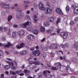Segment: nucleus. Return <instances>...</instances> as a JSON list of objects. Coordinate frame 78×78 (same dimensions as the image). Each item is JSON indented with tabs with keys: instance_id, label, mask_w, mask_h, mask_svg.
Listing matches in <instances>:
<instances>
[{
	"instance_id": "1",
	"label": "nucleus",
	"mask_w": 78,
	"mask_h": 78,
	"mask_svg": "<svg viewBox=\"0 0 78 78\" xmlns=\"http://www.w3.org/2000/svg\"><path fill=\"white\" fill-rule=\"evenodd\" d=\"M31 24V23L30 22L27 21V22L26 23L21 24H20V26L21 27H22V28H26L27 25H30Z\"/></svg>"
},
{
	"instance_id": "2",
	"label": "nucleus",
	"mask_w": 78,
	"mask_h": 78,
	"mask_svg": "<svg viewBox=\"0 0 78 78\" xmlns=\"http://www.w3.org/2000/svg\"><path fill=\"white\" fill-rule=\"evenodd\" d=\"M32 54L35 56H38L41 55V52L39 50H37L35 51H32Z\"/></svg>"
},
{
	"instance_id": "3",
	"label": "nucleus",
	"mask_w": 78,
	"mask_h": 78,
	"mask_svg": "<svg viewBox=\"0 0 78 78\" xmlns=\"http://www.w3.org/2000/svg\"><path fill=\"white\" fill-rule=\"evenodd\" d=\"M39 9L41 11H44L45 9V7L42 3L40 2L39 4Z\"/></svg>"
},
{
	"instance_id": "4",
	"label": "nucleus",
	"mask_w": 78,
	"mask_h": 78,
	"mask_svg": "<svg viewBox=\"0 0 78 78\" xmlns=\"http://www.w3.org/2000/svg\"><path fill=\"white\" fill-rule=\"evenodd\" d=\"M46 11L44 12L45 14H50L51 12V9L47 7L46 8Z\"/></svg>"
},
{
	"instance_id": "5",
	"label": "nucleus",
	"mask_w": 78,
	"mask_h": 78,
	"mask_svg": "<svg viewBox=\"0 0 78 78\" xmlns=\"http://www.w3.org/2000/svg\"><path fill=\"white\" fill-rule=\"evenodd\" d=\"M60 36H62L63 39H67V33L62 32L60 33Z\"/></svg>"
},
{
	"instance_id": "6",
	"label": "nucleus",
	"mask_w": 78,
	"mask_h": 78,
	"mask_svg": "<svg viewBox=\"0 0 78 78\" xmlns=\"http://www.w3.org/2000/svg\"><path fill=\"white\" fill-rule=\"evenodd\" d=\"M55 12L57 14L60 15H63V13L62 12V11L60 9V8H57L55 10Z\"/></svg>"
},
{
	"instance_id": "7",
	"label": "nucleus",
	"mask_w": 78,
	"mask_h": 78,
	"mask_svg": "<svg viewBox=\"0 0 78 78\" xmlns=\"http://www.w3.org/2000/svg\"><path fill=\"white\" fill-rule=\"evenodd\" d=\"M30 41H34V37L33 35H29L27 37Z\"/></svg>"
},
{
	"instance_id": "8",
	"label": "nucleus",
	"mask_w": 78,
	"mask_h": 78,
	"mask_svg": "<svg viewBox=\"0 0 78 78\" xmlns=\"http://www.w3.org/2000/svg\"><path fill=\"white\" fill-rule=\"evenodd\" d=\"M24 16L23 15H22L20 13H17L16 14V17L18 19H22Z\"/></svg>"
},
{
	"instance_id": "9",
	"label": "nucleus",
	"mask_w": 78,
	"mask_h": 78,
	"mask_svg": "<svg viewBox=\"0 0 78 78\" xmlns=\"http://www.w3.org/2000/svg\"><path fill=\"white\" fill-rule=\"evenodd\" d=\"M3 45L4 47L6 48H9V46H12V44H11L10 42H8L7 44H6L5 43L3 44Z\"/></svg>"
},
{
	"instance_id": "10",
	"label": "nucleus",
	"mask_w": 78,
	"mask_h": 78,
	"mask_svg": "<svg viewBox=\"0 0 78 78\" xmlns=\"http://www.w3.org/2000/svg\"><path fill=\"white\" fill-rule=\"evenodd\" d=\"M25 32L23 30H20L18 32V35L20 37H22L23 35H24Z\"/></svg>"
},
{
	"instance_id": "11",
	"label": "nucleus",
	"mask_w": 78,
	"mask_h": 78,
	"mask_svg": "<svg viewBox=\"0 0 78 78\" xmlns=\"http://www.w3.org/2000/svg\"><path fill=\"white\" fill-rule=\"evenodd\" d=\"M29 62L30 64H35V65H41V63H40V62L37 61H35L34 62H32L31 63L30 62Z\"/></svg>"
},
{
	"instance_id": "12",
	"label": "nucleus",
	"mask_w": 78,
	"mask_h": 78,
	"mask_svg": "<svg viewBox=\"0 0 78 78\" xmlns=\"http://www.w3.org/2000/svg\"><path fill=\"white\" fill-rule=\"evenodd\" d=\"M3 7L5 9H9V6L7 4H5L3 5Z\"/></svg>"
},
{
	"instance_id": "13",
	"label": "nucleus",
	"mask_w": 78,
	"mask_h": 78,
	"mask_svg": "<svg viewBox=\"0 0 78 78\" xmlns=\"http://www.w3.org/2000/svg\"><path fill=\"white\" fill-rule=\"evenodd\" d=\"M50 47L52 48H53V49H56L57 48V45L55 44H52Z\"/></svg>"
},
{
	"instance_id": "14",
	"label": "nucleus",
	"mask_w": 78,
	"mask_h": 78,
	"mask_svg": "<svg viewBox=\"0 0 78 78\" xmlns=\"http://www.w3.org/2000/svg\"><path fill=\"white\" fill-rule=\"evenodd\" d=\"M18 34V33L17 32H14L12 34V37H14L15 38V37H16L17 36V35Z\"/></svg>"
},
{
	"instance_id": "15",
	"label": "nucleus",
	"mask_w": 78,
	"mask_h": 78,
	"mask_svg": "<svg viewBox=\"0 0 78 78\" xmlns=\"http://www.w3.org/2000/svg\"><path fill=\"white\" fill-rule=\"evenodd\" d=\"M20 46L17 45L16 47L17 48H21L25 46V44L24 43H21L20 44Z\"/></svg>"
},
{
	"instance_id": "16",
	"label": "nucleus",
	"mask_w": 78,
	"mask_h": 78,
	"mask_svg": "<svg viewBox=\"0 0 78 78\" xmlns=\"http://www.w3.org/2000/svg\"><path fill=\"white\" fill-rule=\"evenodd\" d=\"M33 19L35 23H36V22H37L38 20L37 17V16H36V15H34L33 16Z\"/></svg>"
},
{
	"instance_id": "17",
	"label": "nucleus",
	"mask_w": 78,
	"mask_h": 78,
	"mask_svg": "<svg viewBox=\"0 0 78 78\" xmlns=\"http://www.w3.org/2000/svg\"><path fill=\"white\" fill-rule=\"evenodd\" d=\"M7 28L4 27L3 28V27H0V30L1 31H6V30H7Z\"/></svg>"
},
{
	"instance_id": "18",
	"label": "nucleus",
	"mask_w": 78,
	"mask_h": 78,
	"mask_svg": "<svg viewBox=\"0 0 78 78\" xmlns=\"http://www.w3.org/2000/svg\"><path fill=\"white\" fill-rule=\"evenodd\" d=\"M32 32L33 34H34L37 35L38 33V31L37 30L34 29L32 30Z\"/></svg>"
},
{
	"instance_id": "19",
	"label": "nucleus",
	"mask_w": 78,
	"mask_h": 78,
	"mask_svg": "<svg viewBox=\"0 0 78 78\" xmlns=\"http://www.w3.org/2000/svg\"><path fill=\"white\" fill-rule=\"evenodd\" d=\"M74 14L78 13V7H76L75 8L74 11Z\"/></svg>"
},
{
	"instance_id": "20",
	"label": "nucleus",
	"mask_w": 78,
	"mask_h": 78,
	"mask_svg": "<svg viewBox=\"0 0 78 78\" xmlns=\"http://www.w3.org/2000/svg\"><path fill=\"white\" fill-rule=\"evenodd\" d=\"M27 54V51H23L22 52H20V55H24Z\"/></svg>"
},
{
	"instance_id": "21",
	"label": "nucleus",
	"mask_w": 78,
	"mask_h": 78,
	"mask_svg": "<svg viewBox=\"0 0 78 78\" xmlns=\"http://www.w3.org/2000/svg\"><path fill=\"white\" fill-rule=\"evenodd\" d=\"M54 19L52 17H50L48 18V21L50 22H53Z\"/></svg>"
},
{
	"instance_id": "22",
	"label": "nucleus",
	"mask_w": 78,
	"mask_h": 78,
	"mask_svg": "<svg viewBox=\"0 0 78 78\" xmlns=\"http://www.w3.org/2000/svg\"><path fill=\"white\" fill-rule=\"evenodd\" d=\"M41 32H45V28H44V27H41Z\"/></svg>"
},
{
	"instance_id": "23",
	"label": "nucleus",
	"mask_w": 78,
	"mask_h": 78,
	"mask_svg": "<svg viewBox=\"0 0 78 78\" xmlns=\"http://www.w3.org/2000/svg\"><path fill=\"white\" fill-rule=\"evenodd\" d=\"M56 66H57V67H58V68H61V65L59 62L57 63Z\"/></svg>"
},
{
	"instance_id": "24",
	"label": "nucleus",
	"mask_w": 78,
	"mask_h": 78,
	"mask_svg": "<svg viewBox=\"0 0 78 78\" xmlns=\"http://www.w3.org/2000/svg\"><path fill=\"white\" fill-rule=\"evenodd\" d=\"M9 64L11 66H12V69H15V66H13L14 63H10Z\"/></svg>"
},
{
	"instance_id": "25",
	"label": "nucleus",
	"mask_w": 78,
	"mask_h": 78,
	"mask_svg": "<svg viewBox=\"0 0 78 78\" xmlns=\"http://www.w3.org/2000/svg\"><path fill=\"white\" fill-rule=\"evenodd\" d=\"M27 30L28 31H31L32 29H33V28H32V27L31 26H29L27 28Z\"/></svg>"
},
{
	"instance_id": "26",
	"label": "nucleus",
	"mask_w": 78,
	"mask_h": 78,
	"mask_svg": "<svg viewBox=\"0 0 78 78\" xmlns=\"http://www.w3.org/2000/svg\"><path fill=\"white\" fill-rule=\"evenodd\" d=\"M66 10L67 12H69L70 10V9L69 8V6L67 5L66 7Z\"/></svg>"
},
{
	"instance_id": "27",
	"label": "nucleus",
	"mask_w": 78,
	"mask_h": 78,
	"mask_svg": "<svg viewBox=\"0 0 78 78\" xmlns=\"http://www.w3.org/2000/svg\"><path fill=\"white\" fill-rule=\"evenodd\" d=\"M4 68L6 70H8L9 69V67H8V65H6L4 66Z\"/></svg>"
},
{
	"instance_id": "28",
	"label": "nucleus",
	"mask_w": 78,
	"mask_h": 78,
	"mask_svg": "<svg viewBox=\"0 0 78 78\" xmlns=\"http://www.w3.org/2000/svg\"><path fill=\"white\" fill-rule=\"evenodd\" d=\"M24 72L25 73H30V71L28 70H24Z\"/></svg>"
},
{
	"instance_id": "29",
	"label": "nucleus",
	"mask_w": 78,
	"mask_h": 78,
	"mask_svg": "<svg viewBox=\"0 0 78 78\" xmlns=\"http://www.w3.org/2000/svg\"><path fill=\"white\" fill-rule=\"evenodd\" d=\"M44 24L46 27H48L49 25V23L48 22L44 23Z\"/></svg>"
},
{
	"instance_id": "30",
	"label": "nucleus",
	"mask_w": 78,
	"mask_h": 78,
	"mask_svg": "<svg viewBox=\"0 0 78 78\" xmlns=\"http://www.w3.org/2000/svg\"><path fill=\"white\" fill-rule=\"evenodd\" d=\"M72 61L73 62H74L75 63L76 62V59L75 58H72Z\"/></svg>"
},
{
	"instance_id": "31",
	"label": "nucleus",
	"mask_w": 78,
	"mask_h": 78,
	"mask_svg": "<svg viewBox=\"0 0 78 78\" xmlns=\"http://www.w3.org/2000/svg\"><path fill=\"white\" fill-rule=\"evenodd\" d=\"M12 19V16H10L8 17V21H9V20H10Z\"/></svg>"
},
{
	"instance_id": "32",
	"label": "nucleus",
	"mask_w": 78,
	"mask_h": 78,
	"mask_svg": "<svg viewBox=\"0 0 78 78\" xmlns=\"http://www.w3.org/2000/svg\"><path fill=\"white\" fill-rule=\"evenodd\" d=\"M64 47H69V44H68L67 43H66L64 44Z\"/></svg>"
},
{
	"instance_id": "33",
	"label": "nucleus",
	"mask_w": 78,
	"mask_h": 78,
	"mask_svg": "<svg viewBox=\"0 0 78 78\" xmlns=\"http://www.w3.org/2000/svg\"><path fill=\"white\" fill-rule=\"evenodd\" d=\"M70 71H68V72H69V73H70V72H73V69H72L71 68H70Z\"/></svg>"
},
{
	"instance_id": "34",
	"label": "nucleus",
	"mask_w": 78,
	"mask_h": 78,
	"mask_svg": "<svg viewBox=\"0 0 78 78\" xmlns=\"http://www.w3.org/2000/svg\"><path fill=\"white\" fill-rule=\"evenodd\" d=\"M60 22V18H58L56 23V24H58V23H59Z\"/></svg>"
},
{
	"instance_id": "35",
	"label": "nucleus",
	"mask_w": 78,
	"mask_h": 78,
	"mask_svg": "<svg viewBox=\"0 0 78 78\" xmlns=\"http://www.w3.org/2000/svg\"><path fill=\"white\" fill-rule=\"evenodd\" d=\"M50 78H55V76L54 75H50Z\"/></svg>"
},
{
	"instance_id": "36",
	"label": "nucleus",
	"mask_w": 78,
	"mask_h": 78,
	"mask_svg": "<svg viewBox=\"0 0 78 78\" xmlns=\"http://www.w3.org/2000/svg\"><path fill=\"white\" fill-rule=\"evenodd\" d=\"M56 69V67H52L51 68V70H55Z\"/></svg>"
},
{
	"instance_id": "37",
	"label": "nucleus",
	"mask_w": 78,
	"mask_h": 78,
	"mask_svg": "<svg viewBox=\"0 0 78 78\" xmlns=\"http://www.w3.org/2000/svg\"><path fill=\"white\" fill-rule=\"evenodd\" d=\"M0 78H5V77H4V74H1Z\"/></svg>"
},
{
	"instance_id": "38",
	"label": "nucleus",
	"mask_w": 78,
	"mask_h": 78,
	"mask_svg": "<svg viewBox=\"0 0 78 78\" xmlns=\"http://www.w3.org/2000/svg\"><path fill=\"white\" fill-rule=\"evenodd\" d=\"M75 48L78 49V44H75Z\"/></svg>"
},
{
	"instance_id": "39",
	"label": "nucleus",
	"mask_w": 78,
	"mask_h": 78,
	"mask_svg": "<svg viewBox=\"0 0 78 78\" xmlns=\"http://www.w3.org/2000/svg\"><path fill=\"white\" fill-rule=\"evenodd\" d=\"M43 49L45 51H46L47 50V48L46 47H44L43 48Z\"/></svg>"
},
{
	"instance_id": "40",
	"label": "nucleus",
	"mask_w": 78,
	"mask_h": 78,
	"mask_svg": "<svg viewBox=\"0 0 78 78\" xmlns=\"http://www.w3.org/2000/svg\"><path fill=\"white\" fill-rule=\"evenodd\" d=\"M46 72L47 71H43V74H44V76H46V75L47 73H46Z\"/></svg>"
},
{
	"instance_id": "41",
	"label": "nucleus",
	"mask_w": 78,
	"mask_h": 78,
	"mask_svg": "<svg viewBox=\"0 0 78 78\" xmlns=\"http://www.w3.org/2000/svg\"><path fill=\"white\" fill-rule=\"evenodd\" d=\"M66 70H69V69H70V66H69V65H68L67 67H66Z\"/></svg>"
},
{
	"instance_id": "42",
	"label": "nucleus",
	"mask_w": 78,
	"mask_h": 78,
	"mask_svg": "<svg viewBox=\"0 0 78 78\" xmlns=\"http://www.w3.org/2000/svg\"><path fill=\"white\" fill-rule=\"evenodd\" d=\"M2 41H5V40H6V38L5 37H2Z\"/></svg>"
},
{
	"instance_id": "43",
	"label": "nucleus",
	"mask_w": 78,
	"mask_h": 78,
	"mask_svg": "<svg viewBox=\"0 0 78 78\" xmlns=\"http://www.w3.org/2000/svg\"><path fill=\"white\" fill-rule=\"evenodd\" d=\"M47 32L48 33H51V30H48L47 31Z\"/></svg>"
},
{
	"instance_id": "44",
	"label": "nucleus",
	"mask_w": 78,
	"mask_h": 78,
	"mask_svg": "<svg viewBox=\"0 0 78 78\" xmlns=\"http://www.w3.org/2000/svg\"><path fill=\"white\" fill-rule=\"evenodd\" d=\"M74 21L75 22H78V18L76 17L74 20Z\"/></svg>"
},
{
	"instance_id": "45",
	"label": "nucleus",
	"mask_w": 78,
	"mask_h": 78,
	"mask_svg": "<svg viewBox=\"0 0 78 78\" xmlns=\"http://www.w3.org/2000/svg\"><path fill=\"white\" fill-rule=\"evenodd\" d=\"M70 25H72L74 24V22L73 21H71L70 23Z\"/></svg>"
},
{
	"instance_id": "46",
	"label": "nucleus",
	"mask_w": 78,
	"mask_h": 78,
	"mask_svg": "<svg viewBox=\"0 0 78 78\" xmlns=\"http://www.w3.org/2000/svg\"><path fill=\"white\" fill-rule=\"evenodd\" d=\"M63 59H64V61H66V60L67 61H68L67 60H66V56H63Z\"/></svg>"
},
{
	"instance_id": "47",
	"label": "nucleus",
	"mask_w": 78,
	"mask_h": 78,
	"mask_svg": "<svg viewBox=\"0 0 78 78\" xmlns=\"http://www.w3.org/2000/svg\"><path fill=\"white\" fill-rule=\"evenodd\" d=\"M14 54H16V55H17L19 54V52H17L16 51H15L14 52Z\"/></svg>"
},
{
	"instance_id": "48",
	"label": "nucleus",
	"mask_w": 78,
	"mask_h": 78,
	"mask_svg": "<svg viewBox=\"0 0 78 78\" xmlns=\"http://www.w3.org/2000/svg\"><path fill=\"white\" fill-rule=\"evenodd\" d=\"M13 27L14 28H17V27H18V26H17V25L15 24L13 25Z\"/></svg>"
},
{
	"instance_id": "49",
	"label": "nucleus",
	"mask_w": 78,
	"mask_h": 78,
	"mask_svg": "<svg viewBox=\"0 0 78 78\" xmlns=\"http://www.w3.org/2000/svg\"><path fill=\"white\" fill-rule=\"evenodd\" d=\"M1 14L3 16H5V12H2Z\"/></svg>"
},
{
	"instance_id": "50",
	"label": "nucleus",
	"mask_w": 78,
	"mask_h": 78,
	"mask_svg": "<svg viewBox=\"0 0 78 78\" xmlns=\"http://www.w3.org/2000/svg\"><path fill=\"white\" fill-rule=\"evenodd\" d=\"M26 13H27V14H30V11L29 10H27L26 12Z\"/></svg>"
},
{
	"instance_id": "51",
	"label": "nucleus",
	"mask_w": 78,
	"mask_h": 78,
	"mask_svg": "<svg viewBox=\"0 0 78 78\" xmlns=\"http://www.w3.org/2000/svg\"><path fill=\"white\" fill-rule=\"evenodd\" d=\"M51 56L52 57H54V56H55V54H51Z\"/></svg>"
},
{
	"instance_id": "52",
	"label": "nucleus",
	"mask_w": 78,
	"mask_h": 78,
	"mask_svg": "<svg viewBox=\"0 0 78 78\" xmlns=\"http://www.w3.org/2000/svg\"><path fill=\"white\" fill-rule=\"evenodd\" d=\"M72 47L73 48H75V44H74L73 45H72Z\"/></svg>"
},
{
	"instance_id": "53",
	"label": "nucleus",
	"mask_w": 78,
	"mask_h": 78,
	"mask_svg": "<svg viewBox=\"0 0 78 78\" xmlns=\"http://www.w3.org/2000/svg\"><path fill=\"white\" fill-rule=\"evenodd\" d=\"M12 74H13V75H16V73L14 71H12Z\"/></svg>"
},
{
	"instance_id": "54",
	"label": "nucleus",
	"mask_w": 78,
	"mask_h": 78,
	"mask_svg": "<svg viewBox=\"0 0 78 78\" xmlns=\"http://www.w3.org/2000/svg\"><path fill=\"white\" fill-rule=\"evenodd\" d=\"M57 31L58 33V34L59 33H60V30L58 29H57Z\"/></svg>"
},
{
	"instance_id": "55",
	"label": "nucleus",
	"mask_w": 78,
	"mask_h": 78,
	"mask_svg": "<svg viewBox=\"0 0 78 78\" xmlns=\"http://www.w3.org/2000/svg\"><path fill=\"white\" fill-rule=\"evenodd\" d=\"M60 47L62 48H64V45H63L62 44H60Z\"/></svg>"
},
{
	"instance_id": "56",
	"label": "nucleus",
	"mask_w": 78,
	"mask_h": 78,
	"mask_svg": "<svg viewBox=\"0 0 78 78\" xmlns=\"http://www.w3.org/2000/svg\"><path fill=\"white\" fill-rule=\"evenodd\" d=\"M20 76H23L24 75V74L23 73H21L19 74Z\"/></svg>"
},
{
	"instance_id": "57",
	"label": "nucleus",
	"mask_w": 78,
	"mask_h": 78,
	"mask_svg": "<svg viewBox=\"0 0 78 78\" xmlns=\"http://www.w3.org/2000/svg\"><path fill=\"white\" fill-rule=\"evenodd\" d=\"M24 3H25V4H29L30 3V2H24Z\"/></svg>"
},
{
	"instance_id": "58",
	"label": "nucleus",
	"mask_w": 78,
	"mask_h": 78,
	"mask_svg": "<svg viewBox=\"0 0 78 78\" xmlns=\"http://www.w3.org/2000/svg\"><path fill=\"white\" fill-rule=\"evenodd\" d=\"M14 6L15 7H17L18 6V5H17V4H16L14 5Z\"/></svg>"
},
{
	"instance_id": "59",
	"label": "nucleus",
	"mask_w": 78,
	"mask_h": 78,
	"mask_svg": "<svg viewBox=\"0 0 78 78\" xmlns=\"http://www.w3.org/2000/svg\"><path fill=\"white\" fill-rule=\"evenodd\" d=\"M20 72V71H17L16 72L17 74H19Z\"/></svg>"
},
{
	"instance_id": "60",
	"label": "nucleus",
	"mask_w": 78,
	"mask_h": 78,
	"mask_svg": "<svg viewBox=\"0 0 78 78\" xmlns=\"http://www.w3.org/2000/svg\"><path fill=\"white\" fill-rule=\"evenodd\" d=\"M32 58H33L32 57H30L28 59V61H30V59H32Z\"/></svg>"
},
{
	"instance_id": "61",
	"label": "nucleus",
	"mask_w": 78,
	"mask_h": 78,
	"mask_svg": "<svg viewBox=\"0 0 78 78\" xmlns=\"http://www.w3.org/2000/svg\"><path fill=\"white\" fill-rule=\"evenodd\" d=\"M39 78H42V75L41 74L39 76Z\"/></svg>"
},
{
	"instance_id": "62",
	"label": "nucleus",
	"mask_w": 78,
	"mask_h": 78,
	"mask_svg": "<svg viewBox=\"0 0 78 78\" xmlns=\"http://www.w3.org/2000/svg\"><path fill=\"white\" fill-rule=\"evenodd\" d=\"M74 7H75V5H74V4H73V5H72L71 7L73 8H74Z\"/></svg>"
},
{
	"instance_id": "63",
	"label": "nucleus",
	"mask_w": 78,
	"mask_h": 78,
	"mask_svg": "<svg viewBox=\"0 0 78 78\" xmlns=\"http://www.w3.org/2000/svg\"><path fill=\"white\" fill-rule=\"evenodd\" d=\"M34 48H30V50H31V51L33 50H34Z\"/></svg>"
},
{
	"instance_id": "64",
	"label": "nucleus",
	"mask_w": 78,
	"mask_h": 78,
	"mask_svg": "<svg viewBox=\"0 0 78 78\" xmlns=\"http://www.w3.org/2000/svg\"><path fill=\"white\" fill-rule=\"evenodd\" d=\"M35 48H36V49H39V46H37L35 47Z\"/></svg>"
}]
</instances>
